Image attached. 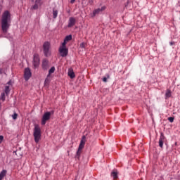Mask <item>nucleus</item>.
Listing matches in <instances>:
<instances>
[{"instance_id": "nucleus-1", "label": "nucleus", "mask_w": 180, "mask_h": 180, "mask_svg": "<svg viewBox=\"0 0 180 180\" xmlns=\"http://www.w3.org/2000/svg\"><path fill=\"white\" fill-rule=\"evenodd\" d=\"M12 22V18L11 17V13L9 11H5L1 16V30L3 33H8V30L11 27V23Z\"/></svg>"}, {"instance_id": "nucleus-2", "label": "nucleus", "mask_w": 180, "mask_h": 180, "mask_svg": "<svg viewBox=\"0 0 180 180\" xmlns=\"http://www.w3.org/2000/svg\"><path fill=\"white\" fill-rule=\"evenodd\" d=\"M33 136L35 143H37L41 140V129L39 124L34 125Z\"/></svg>"}, {"instance_id": "nucleus-3", "label": "nucleus", "mask_w": 180, "mask_h": 180, "mask_svg": "<svg viewBox=\"0 0 180 180\" xmlns=\"http://www.w3.org/2000/svg\"><path fill=\"white\" fill-rule=\"evenodd\" d=\"M54 115V110L51 111H48L44 113L41 121V124L42 126H44L50 119H51V115Z\"/></svg>"}, {"instance_id": "nucleus-4", "label": "nucleus", "mask_w": 180, "mask_h": 180, "mask_svg": "<svg viewBox=\"0 0 180 180\" xmlns=\"http://www.w3.org/2000/svg\"><path fill=\"white\" fill-rule=\"evenodd\" d=\"M43 51L46 57H50L51 56V51H50L51 44L49 41H45L43 44Z\"/></svg>"}, {"instance_id": "nucleus-5", "label": "nucleus", "mask_w": 180, "mask_h": 180, "mask_svg": "<svg viewBox=\"0 0 180 180\" xmlns=\"http://www.w3.org/2000/svg\"><path fill=\"white\" fill-rule=\"evenodd\" d=\"M33 66L34 68H37L40 64V58L39 57L38 53H34L33 56Z\"/></svg>"}, {"instance_id": "nucleus-6", "label": "nucleus", "mask_w": 180, "mask_h": 180, "mask_svg": "<svg viewBox=\"0 0 180 180\" xmlns=\"http://www.w3.org/2000/svg\"><path fill=\"white\" fill-rule=\"evenodd\" d=\"M32 77V72L30 71V68H26L24 71V78L26 81H29Z\"/></svg>"}, {"instance_id": "nucleus-7", "label": "nucleus", "mask_w": 180, "mask_h": 180, "mask_svg": "<svg viewBox=\"0 0 180 180\" xmlns=\"http://www.w3.org/2000/svg\"><path fill=\"white\" fill-rule=\"evenodd\" d=\"M59 53H60L61 57H67V56H68V49L60 48Z\"/></svg>"}, {"instance_id": "nucleus-8", "label": "nucleus", "mask_w": 180, "mask_h": 180, "mask_svg": "<svg viewBox=\"0 0 180 180\" xmlns=\"http://www.w3.org/2000/svg\"><path fill=\"white\" fill-rule=\"evenodd\" d=\"M75 23H77V20L74 17H70L68 20V27H72L75 26Z\"/></svg>"}, {"instance_id": "nucleus-9", "label": "nucleus", "mask_w": 180, "mask_h": 180, "mask_svg": "<svg viewBox=\"0 0 180 180\" xmlns=\"http://www.w3.org/2000/svg\"><path fill=\"white\" fill-rule=\"evenodd\" d=\"M164 141H165V136H164V133L161 132L159 139V147H160V148L164 147Z\"/></svg>"}, {"instance_id": "nucleus-10", "label": "nucleus", "mask_w": 180, "mask_h": 180, "mask_svg": "<svg viewBox=\"0 0 180 180\" xmlns=\"http://www.w3.org/2000/svg\"><path fill=\"white\" fill-rule=\"evenodd\" d=\"M84 146L79 143V148H78V150L76 153V155H75V159L76 160H79V157L81 155V151H82V148H84Z\"/></svg>"}, {"instance_id": "nucleus-11", "label": "nucleus", "mask_w": 180, "mask_h": 180, "mask_svg": "<svg viewBox=\"0 0 180 180\" xmlns=\"http://www.w3.org/2000/svg\"><path fill=\"white\" fill-rule=\"evenodd\" d=\"M105 9H106V6H102L101 8H98L97 9H95L93 11V16L95 17L96 15H99V13H101V12H103Z\"/></svg>"}, {"instance_id": "nucleus-12", "label": "nucleus", "mask_w": 180, "mask_h": 180, "mask_svg": "<svg viewBox=\"0 0 180 180\" xmlns=\"http://www.w3.org/2000/svg\"><path fill=\"white\" fill-rule=\"evenodd\" d=\"M41 67H42V70H44V71H47V70H49V60L44 59L42 60Z\"/></svg>"}, {"instance_id": "nucleus-13", "label": "nucleus", "mask_w": 180, "mask_h": 180, "mask_svg": "<svg viewBox=\"0 0 180 180\" xmlns=\"http://www.w3.org/2000/svg\"><path fill=\"white\" fill-rule=\"evenodd\" d=\"M119 172H117V169H114L112 172H111V176L113 178V179H117V178H119Z\"/></svg>"}, {"instance_id": "nucleus-14", "label": "nucleus", "mask_w": 180, "mask_h": 180, "mask_svg": "<svg viewBox=\"0 0 180 180\" xmlns=\"http://www.w3.org/2000/svg\"><path fill=\"white\" fill-rule=\"evenodd\" d=\"M7 172H8V171H6V169H3V170L0 172V180L4 179V178H5V176H6Z\"/></svg>"}, {"instance_id": "nucleus-15", "label": "nucleus", "mask_w": 180, "mask_h": 180, "mask_svg": "<svg viewBox=\"0 0 180 180\" xmlns=\"http://www.w3.org/2000/svg\"><path fill=\"white\" fill-rule=\"evenodd\" d=\"M68 77H70V78H71V79L75 78V73L74 72V70H70L68 71Z\"/></svg>"}, {"instance_id": "nucleus-16", "label": "nucleus", "mask_w": 180, "mask_h": 180, "mask_svg": "<svg viewBox=\"0 0 180 180\" xmlns=\"http://www.w3.org/2000/svg\"><path fill=\"white\" fill-rule=\"evenodd\" d=\"M172 96V91L171 90L167 89L165 93V99H168V98H171Z\"/></svg>"}, {"instance_id": "nucleus-17", "label": "nucleus", "mask_w": 180, "mask_h": 180, "mask_svg": "<svg viewBox=\"0 0 180 180\" xmlns=\"http://www.w3.org/2000/svg\"><path fill=\"white\" fill-rule=\"evenodd\" d=\"M57 16H58V11L56 8H53V18L56 19Z\"/></svg>"}, {"instance_id": "nucleus-18", "label": "nucleus", "mask_w": 180, "mask_h": 180, "mask_svg": "<svg viewBox=\"0 0 180 180\" xmlns=\"http://www.w3.org/2000/svg\"><path fill=\"white\" fill-rule=\"evenodd\" d=\"M65 41H70L71 40H72V35L70 34L65 37Z\"/></svg>"}, {"instance_id": "nucleus-19", "label": "nucleus", "mask_w": 180, "mask_h": 180, "mask_svg": "<svg viewBox=\"0 0 180 180\" xmlns=\"http://www.w3.org/2000/svg\"><path fill=\"white\" fill-rule=\"evenodd\" d=\"M4 92L6 95H8V94H9L11 92V89H10V87L9 86H5V90H4Z\"/></svg>"}, {"instance_id": "nucleus-20", "label": "nucleus", "mask_w": 180, "mask_h": 180, "mask_svg": "<svg viewBox=\"0 0 180 180\" xmlns=\"http://www.w3.org/2000/svg\"><path fill=\"white\" fill-rule=\"evenodd\" d=\"M31 9L32 11H36V10L39 9V4H37L35 3L34 5L31 7Z\"/></svg>"}, {"instance_id": "nucleus-21", "label": "nucleus", "mask_w": 180, "mask_h": 180, "mask_svg": "<svg viewBox=\"0 0 180 180\" xmlns=\"http://www.w3.org/2000/svg\"><path fill=\"white\" fill-rule=\"evenodd\" d=\"M54 71H56V68L53 66L51 68V69L49 70V74H53Z\"/></svg>"}, {"instance_id": "nucleus-22", "label": "nucleus", "mask_w": 180, "mask_h": 180, "mask_svg": "<svg viewBox=\"0 0 180 180\" xmlns=\"http://www.w3.org/2000/svg\"><path fill=\"white\" fill-rule=\"evenodd\" d=\"M85 139H86L85 136H83L82 139L80 141V144H82V146H85V141H84L85 140Z\"/></svg>"}, {"instance_id": "nucleus-23", "label": "nucleus", "mask_w": 180, "mask_h": 180, "mask_svg": "<svg viewBox=\"0 0 180 180\" xmlns=\"http://www.w3.org/2000/svg\"><path fill=\"white\" fill-rule=\"evenodd\" d=\"M85 47H86V43L85 42H82L80 44V49H85Z\"/></svg>"}, {"instance_id": "nucleus-24", "label": "nucleus", "mask_w": 180, "mask_h": 180, "mask_svg": "<svg viewBox=\"0 0 180 180\" xmlns=\"http://www.w3.org/2000/svg\"><path fill=\"white\" fill-rule=\"evenodd\" d=\"M12 118L13 119V120H16L18 119V113L14 112L12 115Z\"/></svg>"}, {"instance_id": "nucleus-25", "label": "nucleus", "mask_w": 180, "mask_h": 180, "mask_svg": "<svg viewBox=\"0 0 180 180\" xmlns=\"http://www.w3.org/2000/svg\"><path fill=\"white\" fill-rule=\"evenodd\" d=\"M35 4H37L39 6H41V0H35Z\"/></svg>"}, {"instance_id": "nucleus-26", "label": "nucleus", "mask_w": 180, "mask_h": 180, "mask_svg": "<svg viewBox=\"0 0 180 180\" xmlns=\"http://www.w3.org/2000/svg\"><path fill=\"white\" fill-rule=\"evenodd\" d=\"M167 120H169V122H170V123H174V117H169L167 118Z\"/></svg>"}, {"instance_id": "nucleus-27", "label": "nucleus", "mask_w": 180, "mask_h": 180, "mask_svg": "<svg viewBox=\"0 0 180 180\" xmlns=\"http://www.w3.org/2000/svg\"><path fill=\"white\" fill-rule=\"evenodd\" d=\"M65 44H67L66 41L64 39V41L62 44V46H60V48H63L65 49Z\"/></svg>"}, {"instance_id": "nucleus-28", "label": "nucleus", "mask_w": 180, "mask_h": 180, "mask_svg": "<svg viewBox=\"0 0 180 180\" xmlns=\"http://www.w3.org/2000/svg\"><path fill=\"white\" fill-rule=\"evenodd\" d=\"M103 82H108V78L107 77H103Z\"/></svg>"}, {"instance_id": "nucleus-29", "label": "nucleus", "mask_w": 180, "mask_h": 180, "mask_svg": "<svg viewBox=\"0 0 180 180\" xmlns=\"http://www.w3.org/2000/svg\"><path fill=\"white\" fill-rule=\"evenodd\" d=\"M4 140V136L1 135L0 136V143H1Z\"/></svg>"}, {"instance_id": "nucleus-30", "label": "nucleus", "mask_w": 180, "mask_h": 180, "mask_svg": "<svg viewBox=\"0 0 180 180\" xmlns=\"http://www.w3.org/2000/svg\"><path fill=\"white\" fill-rule=\"evenodd\" d=\"M89 4L94 5V0H89Z\"/></svg>"}, {"instance_id": "nucleus-31", "label": "nucleus", "mask_w": 180, "mask_h": 180, "mask_svg": "<svg viewBox=\"0 0 180 180\" xmlns=\"http://www.w3.org/2000/svg\"><path fill=\"white\" fill-rule=\"evenodd\" d=\"M7 85H12V81L9 80V81L7 82Z\"/></svg>"}, {"instance_id": "nucleus-32", "label": "nucleus", "mask_w": 180, "mask_h": 180, "mask_svg": "<svg viewBox=\"0 0 180 180\" xmlns=\"http://www.w3.org/2000/svg\"><path fill=\"white\" fill-rule=\"evenodd\" d=\"M1 96L2 99H4V98L5 97V93H1Z\"/></svg>"}, {"instance_id": "nucleus-33", "label": "nucleus", "mask_w": 180, "mask_h": 180, "mask_svg": "<svg viewBox=\"0 0 180 180\" xmlns=\"http://www.w3.org/2000/svg\"><path fill=\"white\" fill-rule=\"evenodd\" d=\"M2 13V6L0 5V15Z\"/></svg>"}, {"instance_id": "nucleus-34", "label": "nucleus", "mask_w": 180, "mask_h": 180, "mask_svg": "<svg viewBox=\"0 0 180 180\" xmlns=\"http://www.w3.org/2000/svg\"><path fill=\"white\" fill-rule=\"evenodd\" d=\"M169 44H170V46H174V41H171V42L169 43Z\"/></svg>"}, {"instance_id": "nucleus-35", "label": "nucleus", "mask_w": 180, "mask_h": 180, "mask_svg": "<svg viewBox=\"0 0 180 180\" xmlns=\"http://www.w3.org/2000/svg\"><path fill=\"white\" fill-rule=\"evenodd\" d=\"M74 2H75V0H71L70 1V4H74Z\"/></svg>"}, {"instance_id": "nucleus-36", "label": "nucleus", "mask_w": 180, "mask_h": 180, "mask_svg": "<svg viewBox=\"0 0 180 180\" xmlns=\"http://www.w3.org/2000/svg\"><path fill=\"white\" fill-rule=\"evenodd\" d=\"M49 81V79H46L45 81H44V84H46L47 82Z\"/></svg>"}, {"instance_id": "nucleus-37", "label": "nucleus", "mask_w": 180, "mask_h": 180, "mask_svg": "<svg viewBox=\"0 0 180 180\" xmlns=\"http://www.w3.org/2000/svg\"><path fill=\"white\" fill-rule=\"evenodd\" d=\"M50 75H51V74H50V72H49V74L47 75V78H49V77H50Z\"/></svg>"}, {"instance_id": "nucleus-38", "label": "nucleus", "mask_w": 180, "mask_h": 180, "mask_svg": "<svg viewBox=\"0 0 180 180\" xmlns=\"http://www.w3.org/2000/svg\"><path fill=\"white\" fill-rule=\"evenodd\" d=\"M0 74H2V69H0Z\"/></svg>"}]
</instances>
